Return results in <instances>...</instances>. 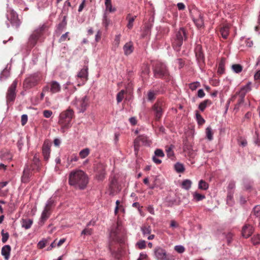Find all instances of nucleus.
Returning a JSON list of instances; mask_svg holds the SVG:
<instances>
[{
  "mask_svg": "<svg viewBox=\"0 0 260 260\" xmlns=\"http://www.w3.org/2000/svg\"><path fill=\"white\" fill-rule=\"evenodd\" d=\"M192 182L190 180L186 179L182 183V187L186 190H188L191 185Z\"/></svg>",
  "mask_w": 260,
  "mask_h": 260,
  "instance_id": "obj_36",
  "label": "nucleus"
},
{
  "mask_svg": "<svg viewBox=\"0 0 260 260\" xmlns=\"http://www.w3.org/2000/svg\"><path fill=\"white\" fill-rule=\"evenodd\" d=\"M88 67L87 66H85L77 75V77L81 79L82 84H84L85 82L88 80Z\"/></svg>",
  "mask_w": 260,
  "mask_h": 260,
  "instance_id": "obj_21",
  "label": "nucleus"
},
{
  "mask_svg": "<svg viewBox=\"0 0 260 260\" xmlns=\"http://www.w3.org/2000/svg\"><path fill=\"white\" fill-rule=\"evenodd\" d=\"M52 203L49 202L46 204L40 217L39 224L42 226L46 221L49 218L51 214Z\"/></svg>",
  "mask_w": 260,
  "mask_h": 260,
  "instance_id": "obj_13",
  "label": "nucleus"
},
{
  "mask_svg": "<svg viewBox=\"0 0 260 260\" xmlns=\"http://www.w3.org/2000/svg\"><path fill=\"white\" fill-rule=\"evenodd\" d=\"M1 234L2 236V241L3 243H5L9 239V234L8 233H4V230H2Z\"/></svg>",
  "mask_w": 260,
  "mask_h": 260,
  "instance_id": "obj_48",
  "label": "nucleus"
},
{
  "mask_svg": "<svg viewBox=\"0 0 260 260\" xmlns=\"http://www.w3.org/2000/svg\"><path fill=\"white\" fill-rule=\"evenodd\" d=\"M200 86V83L199 82H193L189 85L190 89L192 90H196L198 87Z\"/></svg>",
  "mask_w": 260,
  "mask_h": 260,
  "instance_id": "obj_52",
  "label": "nucleus"
},
{
  "mask_svg": "<svg viewBox=\"0 0 260 260\" xmlns=\"http://www.w3.org/2000/svg\"><path fill=\"white\" fill-rule=\"evenodd\" d=\"M165 109V103L161 100H158L152 107L154 112L155 119L158 121L161 118Z\"/></svg>",
  "mask_w": 260,
  "mask_h": 260,
  "instance_id": "obj_8",
  "label": "nucleus"
},
{
  "mask_svg": "<svg viewBox=\"0 0 260 260\" xmlns=\"http://www.w3.org/2000/svg\"><path fill=\"white\" fill-rule=\"evenodd\" d=\"M154 154L157 157H164L165 156L163 151L160 149H156L154 151Z\"/></svg>",
  "mask_w": 260,
  "mask_h": 260,
  "instance_id": "obj_51",
  "label": "nucleus"
},
{
  "mask_svg": "<svg viewBox=\"0 0 260 260\" xmlns=\"http://www.w3.org/2000/svg\"><path fill=\"white\" fill-rule=\"evenodd\" d=\"M68 34L69 32H67L64 34L62 35L61 37L59 39V42H62L66 40V39L68 38V40H70V38H68Z\"/></svg>",
  "mask_w": 260,
  "mask_h": 260,
  "instance_id": "obj_60",
  "label": "nucleus"
},
{
  "mask_svg": "<svg viewBox=\"0 0 260 260\" xmlns=\"http://www.w3.org/2000/svg\"><path fill=\"white\" fill-rule=\"evenodd\" d=\"M52 115V112L51 110H45L43 111V116L46 118H49Z\"/></svg>",
  "mask_w": 260,
  "mask_h": 260,
  "instance_id": "obj_59",
  "label": "nucleus"
},
{
  "mask_svg": "<svg viewBox=\"0 0 260 260\" xmlns=\"http://www.w3.org/2000/svg\"><path fill=\"white\" fill-rule=\"evenodd\" d=\"M50 153V146L48 143L45 142L42 146V154L45 160L47 161Z\"/></svg>",
  "mask_w": 260,
  "mask_h": 260,
  "instance_id": "obj_24",
  "label": "nucleus"
},
{
  "mask_svg": "<svg viewBox=\"0 0 260 260\" xmlns=\"http://www.w3.org/2000/svg\"><path fill=\"white\" fill-rule=\"evenodd\" d=\"M126 93V91L124 90H121L120 92H119L116 96V100L118 103H120L123 99L124 98V95Z\"/></svg>",
  "mask_w": 260,
  "mask_h": 260,
  "instance_id": "obj_39",
  "label": "nucleus"
},
{
  "mask_svg": "<svg viewBox=\"0 0 260 260\" xmlns=\"http://www.w3.org/2000/svg\"><path fill=\"white\" fill-rule=\"evenodd\" d=\"M141 231L144 236H145L151 233V228L149 225H144L141 227Z\"/></svg>",
  "mask_w": 260,
  "mask_h": 260,
  "instance_id": "obj_34",
  "label": "nucleus"
},
{
  "mask_svg": "<svg viewBox=\"0 0 260 260\" xmlns=\"http://www.w3.org/2000/svg\"><path fill=\"white\" fill-rule=\"evenodd\" d=\"M28 165L31 171L34 172L40 171L41 168V164L38 154H35L31 161V164Z\"/></svg>",
  "mask_w": 260,
  "mask_h": 260,
  "instance_id": "obj_18",
  "label": "nucleus"
},
{
  "mask_svg": "<svg viewBox=\"0 0 260 260\" xmlns=\"http://www.w3.org/2000/svg\"><path fill=\"white\" fill-rule=\"evenodd\" d=\"M253 232V228L250 224L245 225L242 230V234L243 237L248 238Z\"/></svg>",
  "mask_w": 260,
  "mask_h": 260,
  "instance_id": "obj_23",
  "label": "nucleus"
},
{
  "mask_svg": "<svg viewBox=\"0 0 260 260\" xmlns=\"http://www.w3.org/2000/svg\"><path fill=\"white\" fill-rule=\"evenodd\" d=\"M250 85L251 83L249 82L246 85L242 87L239 92H236L235 95H233L231 98L229 99L228 104H229L231 101L234 102L236 100L237 95H239V96L241 98L244 99L246 93L251 89Z\"/></svg>",
  "mask_w": 260,
  "mask_h": 260,
  "instance_id": "obj_15",
  "label": "nucleus"
},
{
  "mask_svg": "<svg viewBox=\"0 0 260 260\" xmlns=\"http://www.w3.org/2000/svg\"><path fill=\"white\" fill-rule=\"evenodd\" d=\"M46 243L47 240H42L38 243V247L40 249H42L45 247Z\"/></svg>",
  "mask_w": 260,
  "mask_h": 260,
  "instance_id": "obj_61",
  "label": "nucleus"
},
{
  "mask_svg": "<svg viewBox=\"0 0 260 260\" xmlns=\"http://www.w3.org/2000/svg\"><path fill=\"white\" fill-rule=\"evenodd\" d=\"M154 76L156 78L170 80V75L166 65L161 62L156 61L153 64Z\"/></svg>",
  "mask_w": 260,
  "mask_h": 260,
  "instance_id": "obj_4",
  "label": "nucleus"
},
{
  "mask_svg": "<svg viewBox=\"0 0 260 260\" xmlns=\"http://www.w3.org/2000/svg\"><path fill=\"white\" fill-rule=\"evenodd\" d=\"M123 50L125 55L131 54L134 50L133 43L132 42L126 43L123 46Z\"/></svg>",
  "mask_w": 260,
  "mask_h": 260,
  "instance_id": "obj_25",
  "label": "nucleus"
},
{
  "mask_svg": "<svg viewBox=\"0 0 260 260\" xmlns=\"http://www.w3.org/2000/svg\"><path fill=\"white\" fill-rule=\"evenodd\" d=\"M121 190V186L118 182L117 178L116 176L111 177L109 179V185L108 190L109 194L115 195L119 192Z\"/></svg>",
  "mask_w": 260,
  "mask_h": 260,
  "instance_id": "obj_10",
  "label": "nucleus"
},
{
  "mask_svg": "<svg viewBox=\"0 0 260 260\" xmlns=\"http://www.w3.org/2000/svg\"><path fill=\"white\" fill-rule=\"evenodd\" d=\"M136 245L140 249H144L146 247V242L144 240H140L137 243Z\"/></svg>",
  "mask_w": 260,
  "mask_h": 260,
  "instance_id": "obj_50",
  "label": "nucleus"
},
{
  "mask_svg": "<svg viewBox=\"0 0 260 260\" xmlns=\"http://www.w3.org/2000/svg\"><path fill=\"white\" fill-rule=\"evenodd\" d=\"M244 102V99L239 97L237 104L235 105V109H238L241 104H243Z\"/></svg>",
  "mask_w": 260,
  "mask_h": 260,
  "instance_id": "obj_62",
  "label": "nucleus"
},
{
  "mask_svg": "<svg viewBox=\"0 0 260 260\" xmlns=\"http://www.w3.org/2000/svg\"><path fill=\"white\" fill-rule=\"evenodd\" d=\"M178 9L180 11H183L185 9V5L183 3H179L177 4Z\"/></svg>",
  "mask_w": 260,
  "mask_h": 260,
  "instance_id": "obj_64",
  "label": "nucleus"
},
{
  "mask_svg": "<svg viewBox=\"0 0 260 260\" xmlns=\"http://www.w3.org/2000/svg\"><path fill=\"white\" fill-rule=\"evenodd\" d=\"M154 256L157 260H170L166 250L158 246L154 249Z\"/></svg>",
  "mask_w": 260,
  "mask_h": 260,
  "instance_id": "obj_14",
  "label": "nucleus"
},
{
  "mask_svg": "<svg viewBox=\"0 0 260 260\" xmlns=\"http://www.w3.org/2000/svg\"><path fill=\"white\" fill-rule=\"evenodd\" d=\"M253 214L256 217H259L260 216V206H257L254 208Z\"/></svg>",
  "mask_w": 260,
  "mask_h": 260,
  "instance_id": "obj_56",
  "label": "nucleus"
},
{
  "mask_svg": "<svg viewBox=\"0 0 260 260\" xmlns=\"http://www.w3.org/2000/svg\"><path fill=\"white\" fill-rule=\"evenodd\" d=\"M224 60L222 59L219 63L217 73L219 75H222L224 73Z\"/></svg>",
  "mask_w": 260,
  "mask_h": 260,
  "instance_id": "obj_33",
  "label": "nucleus"
},
{
  "mask_svg": "<svg viewBox=\"0 0 260 260\" xmlns=\"http://www.w3.org/2000/svg\"><path fill=\"white\" fill-rule=\"evenodd\" d=\"M212 104V102L209 100H206L203 102H201L199 106V109L201 111H204L208 105H210Z\"/></svg>",
  "mask_w": 260,
  "mask_h": 260,
  "instance_id": "obj_32",
  "label": "nucleus"
},
{
  "mask_svg": "<svg viewBox=\"0 0 260 260\" xmlns=\"http://www.w3.org/2000/svg\"><path fill=\"white\" fill-rule=\"evenodd\" d=\"M17 85V81L14 80L9 87L7 93V102H13L16 97V88Z\"/></svg>",
  "mask_w": 260,
  "mask_h": 260,
  "instance_id": "obj_16",
  "label": "nucleus"
},
{
  "mask_svg": "<svg viewBox=\"0 0 260 260\" xmlns=\"http://www.w3.org/2000/svg\"><path fill=\"white\" fill-rule=\"evenodd\" d=\"M140 142L143 145H148L149 143L147 136L144 135L138 136L134 141V149L136 153H137L139 150Z\"/></svg>",
  "mask_w": 260,
  "mask_h": 260,
  "instance_id": "obj_20",
  "label": "nucleus"
},
{
  "mask_svg": "<svg viewBox=\"0 0 260 260\" xmlns=\"http://www.w3.org/2000/svg\"><path fill=\"white\" fill-rule=\"evenodd\" d=\"M233 236V235L231 233H229L226 235V239L229 245L230 244L232 241Z\"/></svg>",
  "mask_w": 260,
  "mask_h": 260,
  "instance_id": "obj_58",
  "label": "nucleus"
},
{
  "mask_svg": "<svg viewBox=\"0 0 260 260\" xmlns=\"http://www.w3.org/2000/svg\"><path fill=\"white\" fill-rule=\"evenodd\" d=\"M96 177L99 180H103L105 177V171L103 169L100 172L96 175Z\"/></svg>",
  "mask_w": 260,
  "mask_h": 260,
  "instance_id": "obj_49",
  "label": "nucleus"
},
{
  "mask_svg": "<svg viewBox=\"0 0 260 260\" xmlns=\"http://www.w3.org/2000/svg\"><path fill=\"white\" fill-rule=\"evenodd\" d=\"M27 121V115L26 114H23L21 116V123L22 125L24 126Z\"/></svg>",
  "mask_w": 260,
  "mask_h": 260,
  "instance_id": "obj_57",
  "label": "nucleus"
},
{
  "mask_svg": "<svg viewBox=\"0 0 260 260\" xmlns=\"http://www.w3.org/2000/svg\"><path fill=\"white\" fill-rule=\"evenodd\" d=\"M120 37H121L120 35H116L115 37L114 44V45L116 47H118L119 45L120 41Z\"/></svg>",
  "mask_w": 260,
  "mask_h": 260,
  "instance_id": "obj_55",
  "label": "nucleus"
},
{
  "mask_svg": "<svg viewBox=\"0 0 260 260\" xmlns=\"http://www.w3.org/2000/svg\"><path fill=\"white\" fill-rule=\"evenodd\" d=\"M110 238L111 241L109 244V250L111 254L116 258L119 259L121 256V251H115L112 248L113 242L123 244L125 241V232L122 226L121 222L118 221L115 224L113 225Z\"/></svg>",
  "mask_w": 260,
  "mask_h": 260,
  "instance_id": "obj_1",
  "label": "nucleus"
},
{
  "mask_svg": "<svg viewBox=\"0 0 260 260\" xmlns=\"http://www.w3.org/2000/svg\"><path fill=\"white\" fill-rule=\"evenodd\" d=\"M192 18L195 25L198 28L202 29L204 27V14L201 11L194 10L193 12Z\"/></svg>",
  "mask_w": 260,
  "mask_h": 260,
  "instance_id": "obj_11",
  "label": "nucleus"
},
{
  "mask_svg": "<svg viewBox=\"0 0 260 260\" xmlns=\"http://www.w3.org/2000/svg\"><path fill=\"white\" fill-rule=\"evenodd\" d=\"M193 199L196 200V201L198 202L200 201H202L205 199V195L201 194L197 192H194L193 194Z\"/></svg>",
  "mask_w": 260,
  "mask_h": 260,
  "instance_id": "obj_41",
  "label": "nucleus"
},
{
  "mask_svg": "<svg viewBox=\"0 0 260 260\" xmlns=\"http://www.w3.org/2000/svg\"><path fill=\"white\" fill-rule=\"evenodd\" d=\"M89 153L90 149L86 148L83 149L79 152V156L81 158H84L89 155Z\"/></svg>",
  "mask_w": 260,
  "mask_h": 260,
  "instance_id": "obj_38",
  "label": "nucleus"
},
{
  "mask_svg": "<svg viewBox=\"0 0 260 260\" xmlns=\"http://www.w3.org/2000/svg\"><path fill=\"white\" fill-rule=\"evenodd\" d=\"M206 134L207 138L209 140L213 139V133L210 127H208L206 129Z\"/></svg>",
  "mask_w": 260,
  "mask_h": 260,
  "instance_id": "obj_45",
  "label": "nucleus"
},
{
  "mask_svg": "<svg viewBox=\"0 0 260 260\" xmlns=\"http://www.w3.org/2000/svg\"><path fill=\"white\" fill-rule=\"evenodd\" d=\"M8 19L10 21L12 25L16 27L19 26L20 24V21L18 19V16L17 13L13 10H10L7 15Z\"/></svg>",
  "mask_w": 260,
  "mask_h": 260,
  "instance_id": "obj_19",
  "label": "nucleus"
},
{
  "mask_svg": "<svg viewBox=\"0 0 260 260\" xmlns=\"http://www.w3.org/2000/svg\"><path fill=\"white\" fill-rule=\"evenodd\" d=\"M33 223L32 219L29 218L22 219L21 221L22 227L27 230L30 228Z\"/></svg>",
  "mask_w": 260,
  "mask_h": 260,
  "instance_id": "obj_28",
  "label": "nucleus"
},
{
  "mask_svg": "<svg viewBox=\"0 0 260 260\" xmlns=\"http://www.w3.org/2000/svg\"><path fill=\"white\" fill-rule=\"evenodd\" d=\"M42 76L37 73L27 78L23 82L24 88L29 89L35 87L42 80Z\"/></svg>",
  "mask_w": 260,
  "mask_h": 260,
  "instance_id": "obj_7",
  "label": "nucleus"
},
{
  "mask_svg": "<svg viewBox=\"0 0 260 260\" xmlns=\"http://www.w3.org/2000/svg\"><path fill=\"white\" fill-rule=\"evenodd\" d=\"M174 249L179 253H182L185 251V248L182 245L175 246Z\"/></svg>",
  "mask_w": 260,
  "mask_h": 260,
  "instance_id": "obj_53",
  "label": "nucleus"
},
{
  "mask_svg": "<svg viewBox=\"0 0 260 260\" xmlns=\"http://www.w3.org/2000/svg\"><path fill=\"white\" fill-rule=\"evenodd\" d=\"M175 168L178 173H182L184 171V166L182 164L179 162L175 164Z\"/></svg>",
  "mask_w": 260,
  "mask_h": 260,
  "instance_id": "obj_43",
  "label": "nucleus"
},
{
  "mask_svg": "<svg viewBox=\"0 0 260 260\" xmlns=\"http://www.w3.org/2000/svg\"><path fill=\"white\" fill-rule=\"evenodd\" d=\"M74 112L71 109H68L61 112L59 117L58 124L60 125L62 132L64 129L71 126V121L73 117Z\"/></svg>",
  "mask_w": 260,
  "mask_h": 260,
  "instance_id": "obj_5",
  "label": "nucleus"
},
{
  "mask_svg": "<svg viewBox=\"0 0 260 260\" xmlns=\"http://www.w3.org/2000/svg\"><path fill=\"white\" fill-rule=\"evenodd\" d=\"M88 183L87 175L81 170L72 171L69 175V184L76 188L84 189Z\"/></svg>",
  "mask_w": 260,
  "mask_h": 260,
  "instance_id": "obj_2",
  "label": "nucleus"
},
{
  "mask_svg": "<svg viewBox=\"0 0 260 260\" xmlns=\"http://www.w3.org/2000/svg\"><path fill=\"white\" fill-rule=\"evenodd\" d=\"M194 52L197 60L200 67L205 64V56L203 53V49L200 45H197L194 48Z\"/></svg>",
  "mask_w": 260,
  "mask_h": 260,
  "instance_id": "obj_17",
  "label": "nucleus"
},
{
  "mask_svg": "<svg viewBox=\"0 0 260 260\" xmlns=\"http://www.w3.org/2000/svg\"><path fill=\"white\" fill-rule=\"evenodd\" d=\"M196 116L197 120H198V122L200 125H202L205 123V120L198 111H196Z\"/></svg>",
  "mask_w": 260,
  "mask_h": 260,
  "instance_id": "obj_42",
  "label": "nucleus"
},
{
  "mask_svg": "<svg viewBox=\"0 0 260 260\" xmlns=\"http://www.w3.org/2000/svg\"><path fill=\"white\" fill-rule=\"evenodd\" d=\"M136 18V16H132L131 14H128L126 16V20L128 21L127 27L128 29H131L133 27V23Z\"/></svg>",
  "mask_w": 260,
  "mask_h": 260,
  "instance_id": "obj_29",
  "label": "nucleus"
},
{
  "mask_svg": "<svg viewBox=\"0 0 260 260\" xmlns=\"http://www.w3.org/2000/svg\"><path fill=\"white\" fill-rule=\"evenodd\" d=\"M11 250V246L9 245H6L2 247V254L4 256L5 260L9 259Z\"/></svg>",
  "mask_w": 260,
  "mask_h": 260,
  "instance_id": "obj_26",
  "label": "nucleus"
},
{
  "mask_svg": "<svg viewBox=\"0 0 260 260\" xmlns=\"http://www.w3.org/2000/svg\"><path fill=\"white\" fill-rule=\"evenodd\" d=\"M61 85L56 81L49 82L43 87L44 91L50 92L51 94H55L61 91Z\"/></svg>",
  "mask_w": 260,
  "mask_h": 260,
  "instance_id": "obj_12",
  "label": "nucleus"
},
{
  "mask_svg": "<svg viewBox=\"0 0 260 260\" xmlns=\"http://www.w3.org/2000/svg\"><path fill=\"white\" fill-rule=\"evenodd\" d=\"M173 147L174 146L173 145L166 147V151L167 152L168 156L169 157H171L174 155V152L173 151Z\"/></svg>",
  "mask_w": 260,
  "mask_h": 260,
  "instance_id": "obj_46",
  "label": "nucleus"
},
{
  "mask_svg": "<svg viewBox=\"0 0 260 260\" xmlns=\"http://www.w3.org/2000/svg\"><path fill=\"white\" fill-rule=\"evenodd\" d=\"M235 187V182L234 181H231L229 182L228 188L229 190H233Z\"/></svg>",
  "mask_w": 260,
  "mask_h": 260,
  "instance_id": "obj_63",
  "label": "nucleus"
},
{
  "mask_svg": "<svg viewBox=\"0 0 260 260\" xmlns=\"http://www.w3.org/2000/svg\"><path fill=\"white\" fill-rule=\"evenodd\" d=\"M68 167H69L73 162H76L78 160V157L75 154H72L70 157L68 158Z\"/></svg>",
  "mask_w": 260,
  "mask_h": 260,
  "instance_id": "obj_35",
  "label": "nucleus"
},
{
  "mask_svg": "<svg viewBox=\"0 0 260 260\" xmlns=\"http://www.w3.org/2000/svg\"><path fill=\"white\" fill-rule=\"evenodd\" d=\"M187 38L186 31L183 28H180L176 31L174 38L172 40V44L173 48L177 51L180 50L184 39Z\"/></svg>",
  "mask_w": 260,
  "mask_h": 260,
  "instance_id": "obj_6",
  "label": "nucleus"
},
{
  "mask_svg": "<svg viewBox=\"0 0 260 260\" xmlns=\"http://www.w3.org/2000/svg\"><path fill=\"white\" fill-rule=\"evenodd\" d=\"M105 6L106 7V10L109 11L110 12H112L115 11V9L112 8V6L111 2H105Z\"/></svg>",
  "mask_w": 260,
  "mask_h": 260,
  "instance_id": "obj_54",
  "label": "nucleus"
},
{
  "mask_svg": "<svg viewBox=\"0 0 260 260\" xmlns=\"http://www.w3.org/2000/svg\"><path fill=\"white\" fill-rule=\"evenodd\" d=\"M151 25L147 24L145 25L142 30V34L141 35V38L144 39L147 36H149L151 32Z\"/></svg>",
  "mask_w": 260,
  "mask_h": 260,
  "instance_id": "obj_27",
  "label": "nucleus"
},
{
  "mask_svg": "<svg viewBox=\"0 0 260 260\" xmlns=\"http://www.w3.org/2000/svg\"><path fill=\"white\" fill-rule=\"evenodd\" d=\"M93 233V230L92 229L89 228L88 226H86L81 232V235H91Z\"/></svg>",
  "mask_w": 260,
  "mask_h": 260,
  "instance_id": "obj_44",
  "label": "nucleus"
},
{
  "mask_svg": "<svg viewBox=\"0 0 260 260\" xmlns=\"http://www.w3.org/2000/svg\"><path fill=\"white\" fill-rule=\"evenodd\" d=\"M232 69L236 73H240L242 72L243 67L240 64H234L232 66Z\"/></svg>",
  "mask_w": 260,
  "mask_h": 260,
  "instance_id": "obj_37",
  "label": "nucleus"
},
{
  "mask_svg": "<svg viewBox=\"0 0 260 260\" xmlns=\"http://www.w3.org/2000/svg\"><path fill=\"white\" fill-rule=\"evenodd\" d=\"M47 29L48 27L45 24L35 29L29 37L27 43L28 47L30 49L33 48L38 41L41 40L43 36Z\"/></svg>",
  "mask_w": 260,
  "mask_h": 260,
  "instance_id": "obj_3",
  "label": "nucleus"
},
{
  "mask_svg": "<svg viewBox=\"0 0 260 260\" xmlns=\"http://www.w3.org/2000/svg\"><path fill=\"white\" fill-rule=\"evenodd\" d=\"M72 104L76 107L79 112H84L88 105V99L86 96L81 98H76L72 102Z\"/></svg>",
  "mask_w": 260,
  "mask_h": 260,
  "instance_id": "obj_9",
  "label": "nucleus"
},
{
  "mask_svg": "<svg viewBox=\"0 0 260 260\" xmlns=\"http://www.w3.org/2000/svg\"><path fill=\"white\" fill-rule=\"evenodd\" d=\"M158 93V90L150 89L148 91L147 99L149 101H152L155 99L156 95Z\"/></svg>",
  "mask_w": 260,
  "mask_h": 260,
  "instance_id": "obj_30",
  "label": "nucleus"
},
{
  "mask_svg": "<svg viewBox=\"0 0 260 260\" xmlns=\"http://www.w3.org/2000/svg\"><path fill=\"white\" fill-rule=\"evenodd\" d=\"M32 172L29 168L28 164L26 165L24 169L23 175L21 177V181L24 183L28 182L31 175Z\"/></svg>",
  "mask_w": 260,
  "mask_h": 260,
  "instance_id": "obj_22",
  "label": "nucleus"
},
{
  "mask_svg": "<svg viewBox=\"0 0 260 260\" xmlns=\"http://www.w3.org/2000/svg\"><path fill=\"white\" fill-rule=\"evenodd\" d=\"M220 32L222 38L224 39H227L229 34V28L227 26L222 27L220 29Z\"/></svg>",
  "mask_w": 260,
  "mask_h": 260,
  "instance_id": "obj_31",
  "label": "nucleus"
},
{
  "mask_svg": "<svg viewBox=\"0 0 260 260\" xmlns=\"http://www.w3.org/2000/svg\"><path fill=\"white\" fill-rule=\"evenodd\" d=\"M209 187L208 184L205 181L201 180L199 183V188L203 190H207Z\"/></svg>",
  "mask_w": 260,
  "mask_h": 260,
  "instance_id": "obj_40",
  "label": "nucleus"
},
{
  "mask_svg": "<svg viewBox=\"0 0 260 260\" xmlns=\"http://www.w3.org/2000/svg\"><path fill=\"white\" fill-rule=\"evenodd\" d=\"M251 241L253 245H257L260 243V235H256L251 238Z\"/></svg>",
  "mask_w": 260,
  "mask_h": 260,
  "instance_id": "obj_47",
  "label": "nucleus"
}]
</instances>
